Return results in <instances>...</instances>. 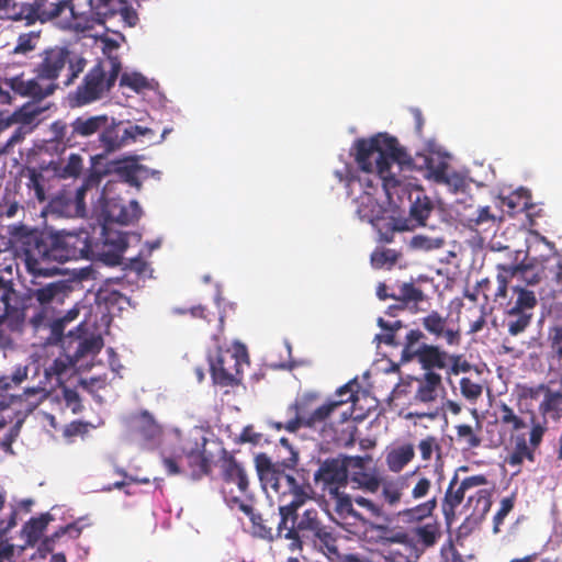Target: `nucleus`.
<instances>
[{
    "instance_id": "bf43d9fd",
    "label": "nucleus",
    "mask_w": 562,
    "mask_h": 562,
    "mask_svg": "<svg viewBox=\"0 0 562 562\" xmlns=\"http://www.w3.org/2000/svg\"><path fill=\"white\" fill-rule=\"evenodd\" d=\"M277 429H285L289 432H295L302 428L301 417L295 401L290 404L284 412V420L273 424Z\"/></svg>"
},
{
    "instance_id": "423d86ee",
    "label": "nucleus",
    "mask_w": 562,
    "mask_h": 562,
    "mask_svg": "<svg viewBox=\"0 0 562 562\" xmlns=\"http://www.w3.org/2000/svg\"><path fill=\"white\" fill-rule=\"evenodd\" d=\"M249 364L248 352L243 345H236L233 350L218 348L210 358L211 376L214 384L235 386L243 380L244 367Z\"/></svg>"
},
{
    "instance_id": "39448f33",
    "label": "nucleus",
    "mask_w": 562,
    "mask_h": 562,
    "mask_svg": "<svg viewBox=\"0 0 562 562\" xmlns=\"http://www.w3.org/2000/svg\"><path fill=\"white\" fill-rule=\"evenodd\" d=\"M109 64L108 72L102 63H98L86 74L82 82L69 93L71 106H83L98 101L114 87L122 66L117 57H110Z\"/></svg>"
},
{
    "instance_id": "4d7b16f0",
    "label": "nucleus",
    "mask_w": 562,
    "mask_h": 562,
    "mask_svg": "<svg viewBox=\"0 0 562 562\" xmlns=\"http://www.w3.org/2000/svg\"><path fill=\"white\" fill-rule=\"evenodd\" d=\"M497 420L502 425L508 426L512 431H518L526 427L525 420L505 403L497 406Z\"/></svg>"
},
{
    "instance_id": "7c9ffc66",
    "label": "nucleus",
    "mask_w": 562,
    "mask_h": 562,
    "mask_svg": "<svg viewBox=\"0 0 562 562\" xmlns=\"http://www.w3.org/2000/svg\"><path fill=\"white\" fill-rule=\"evenodd\" d=\"M144 166L137 162L134 156L125 157L123 159L112 162V171L120 180L128 183L131 187L139 189L142 182L139 180V172L143 171Z\"/></svg>"
},
{
    "instance_id": "72a5a7b5",
    "label": "nucleus",
    "mask_w": 562,
    "mask_h": 562,
    "mask_svg": "<svg viewBox=\"0 0 562 562\" xmlns=\"http://www.w3.org/2000/svg\"><path fill=\"white\" fill-rule=\"evenodd\" d=\"M456 441L463 450H473L482 445V423L476 419L474 425L458 424L454 426Z\"/></svg>"
},
{
    "instance_id": "09e8293b",
    "label": "nucleus",
    "mask_w": 562,
    "mask_h": 562,
    "mask_svg": "<svg viewBox=\"0 0 562 562\" xmlns=\"http://www.w3.org/2000/svg\"><path fill=\"white\" fill-rule=\"evenodd\" d=\"M53 516L49 513L42 514L40 517L31 518L23 527V532L29 544H35L42 537Z\"/></svg>"
},
{
    "instance_id": "774afa93",
    "label": "nucleus",
    "mask_w": 562,
    "mask_h": 562,
    "mask_svg": "<svg viewBox=\"0 0 562 562\" xmlns=\"http://www.w3.org/2000/svg\"><path fill=\"white\" fill-rule=\"evenodd\" d=\"M120 85L128 87L136 92H140L149 87L147 79L137 72L123 74L121 76Z\"/></svg>"
},
{
    "instance_id": "2f4dec72",
    "label": "nucleus",
    "mask_w": 562,
    "mask_h": 562,
    "mask_svg": "<svg viewBox=\"0 0 562 562\" xmlns=\"http://www.w3.org/2000/svg\"><path fill=\"white\" fill-rule=\"evenodd\" d=\"M41 112V109L33 108L27 114H23L24 117L12 128V132L5 139L3 144L4 151L12 149L15 145L23 142L26 135L33 132L36 125L35 121Z\"/></svg>"
},
{
    "instance_id": "4c0bfd02",
    "label": "nucleus",
    "mask_w": 562,
    "mask_h": 562,
    "mask_svg": "<svg viewBox=\"0 0 562 562\" xmlns=\"http://www.w3.org/2000/svg\"><path fill=\"white\" fill-rule=\"evenodd\" d=\"M357 214L361 221L372 223L378 220L382 213V207L378 202L374 192L363 190V193L356 200Z\"/></svg>"
},
{
    "instance_id": "58836bf2",
    "label": "nucleus",
    "mask_w": 562,
    "mask_h": 562,
    "mask_svg": "<svg viewBox=\"0 0 562 562\" xmlns=\"http://www.w3.org/2000/svg\"><path fill=\"white\" fill-rule=\"evenodd\" d=\"M95 2L93 0H67V9L71 16L83 29H92V18Z\"/></svg>"
},
{
    "instance_id": "49530a36",
    "label": "nucleus",
    "mask_w": 562,
    "mask_h": 562,
    "mask_svg": "<svg viewBox=\"0 0 562 562\" xmlns=\"http://www.w3.org/2000/svg\"><path fill=\"white\" fill-rule=\"evenodd\" d=\"M414 456L413 445H403L387 453L386 464L392 472H400L413 460Z\"/></svg>"
},
{
    "instance_id": "6ab92c4d",
    "label": "nucleus",
    "mask_w": 562,
    "mask_h": 562,
    "mask_svg": "<svg viewBox=\"0 0 562 562\" xmlns=\"http://www.w3.org/2000/svg\"><path fill=\"white\" fill-rule=\"evenodd\" d=\"M346 461L347 479L350 477V481L353 484L366 492L375 493L379 491L381 480L374 470L368 468V464L371 462V458L369 456H346Z\"/></svg>"
},
{
    "instance_id": "0eeeda50",
    "label": "nucleus",
    "mask_w": 562,
    "mask_h": 562,
    "mask_svg": "<svg viewBox=\"0 0 562 562\" xmlns=\"http://www.w3.org/2000/svg\"><path fill=\"white\" fill-rule=\"evenodd\" d=\"M425 334L420 329H411L403 342L402 361L408 362L414 359L426 372L443 370L449 366L450 355L437 345L420 342Z\"/></svg>"
},
{
    "instance_id": "aec40b11",
    "label": "nucleus",
    "mask_w": 562,
    "mask_h": 562,
    "mask_svg": "<svg viewBox=\"0 0 562 562\" xmlns=\"http://www.w3.org/2000/svg\"><path fill=\"white\" fill-rule=\"evenodd\" d=\"M70 357L71 356H68L67 359H55L48 368L44 369L43 379H41L36 385L24 390L23 396L30 406L36 407L47 398L49 394L46 390L47 383L50 381L53 375H55L57 381L60 382V376L67 371L69 364L74 366L70 362Z\"/></svg>"
},
{
    "instance_id": "f8f14e48",
    "label": "nucleus",
    "mask_w": 562,
    "mask_h": 562,
    "mask_svg": "<svg viewBox=\"0 0 562 562\" xmlns=\"http://www.w3.org/2000/svg\"><path fill=\"white\" fill-rule=\"evenodd\" d=\"M31 276L33 288L27 290V296L31 301H35L42 311L33 315L30 322L34 328H38L45 324V311L54 304H61L70 292V285L64 280L42 284L35 280L37 277Z\"/></svg>"
},
{
    "instance_id": "4be33fe9",
    "label": "nucleus",
    "mask_w": 562,
    "mask_h": 562,
    "mask_svg": "<svg viewBox=\"0 0 562 562\" xmlns=\"http://www.w3.org/2000/svg\"><path fill=\"white\" fill-rule=\"evenodd\" d=\"M102 213L105 223L130 225L140 217L142 209L135 200L126 204L121 199H106L102 207Z\"/></svg>"
},
{
    "instance_id": "ea45409f",
    "label": "nucleus",
    "mask_w": 562,
    "mask_h": 562,
    "mask_svg": "<svg viewBox=\"0 0 562 562\" xmlns=\"http://www.w3.org/2000/svg\"><path fill=\"white\" fill-rule=\"evenodd\" d=\"M237 508L247 515L252 524L254 533L262 539H273V528L268 522V519H263L262 515L256 513L254 507L247 503H239Z\"/></svg>"
},
{
    "instance_id": "603ef678",
    "label": "nucleus",
    "mask_w": 562,
    "mask_h": 562,
    "mask_svg": "<svg viewBox=\"0 0 562 562\" xmlns=\"http://www.w3.org/2000/svg\"><path fill=\"white\" fill-rule=\"evenodd\" d=\"M103 347V340L100 336H92L85 338L78 342L76 351L70 357V362L76 364L81 358L86 356H94Z\"/></svg>"
},
{
    "instance_id": "bb28decb",
    "label": "nucleus",
    "mask_w": 562,
    "mask_h": 562,
    "mask_svg": "<svg viewBox=\"0 0 562 562\" xmlns=\"http://www.w3.org/2000/svg\"><path fill=\"white\" fill-rule=\"evenodd\" d=\"M127 303V296L115 290L110 283L101 285L95 293L97 306L112 316L121 312Z\"/></svg>"
},
{
    "instance_id": "20e7f679",
    "label": "nucleus",
    "mask_w": 562,
    "mask_h": 562,
    "mask_svg": "<svg viewBox=\"0 0 562 562\" xmlns=\"http://www.w3.org/2000/svg\"><path fill=\"white\" fill-rule=\"evenodd\" d=\"M355 161L358 167L368 173L378 172L375 178L381 179L382 188L389 201L398 193L401 181L390 173L393 162L404 165L411 161L406 150L400 146L398 140L386 133H379L370 138H359L353 144Z\"/></svg>"
},
{
    "instance_id": "ddd939ff",
    "label": "nucleus",
    "mask_w": 562,
    "mask_h": 562,
    "mask_svg": "<svg viewBox=\"0 0 562 562\" xmlns=\"http://www.w3.org/2000/svg\"><path fill=\"white\" fill-rule=\"evenodd\" d=\"M497 289L495 291V301L507 296L508 283L515 277H518L527 285H537L540 283L543 274V267L535 258L522 260L517 265H497Z\"/></svg>"
},
{
    "instance_id": "a18cd8bd",
    "label": "nucleus",
    "mask_w": 562,
    "mask_h": 562,
    "mask_svg": "<svg viewBox=\"0 0 562 562\" xmlns=\"http://www.w3.org/2000/svg\"><path fill=\"white\" fill-rule=\"evenodd\" d=\"M124 8V0H97L92 18L94 25H103L108 19L113 18Z\"/></svg>"
},
{
    "instance_id": "f704fd0d",
    "label": "nucleus",
    "mask_w": 562,
    "mask_h": 562,
    "mask_svg": "<svg viewBox=\"0 0 562 562\" xmlns=\"http://www.w3.org/2000/svg\"><path fill=\"white\" fill-rule=\"evenodd\" d=\"M426 300L424 291L416 286L413 282H403L396 288V302H401L402 306L408 308L412 313H418L422 308L419 303Z\"/></svg>"
},
{
    "instance_id": "69168bd1",
    "label": "nucleus",
    "mask_w": 562,
    "mask_h": 562,
    "mask_svg": "<svg viewBox=\"0 0 562 562\" xmlns=\"http://www.w3.org/2000/svg\"><path fill=\"white\" fill-rule=\"evenodd\" d=\"M396 261L397 254L393 249H381L371 254V263L376 269H381L386 265L393 266Z\"/></svg>"
},
{
    "instance_id": "e433bc0d",
    "label": "nucleus",
    "mask_w": 562,
    "mask_h": 562,
    "mask_svg": "<svg viewBox=\"0 0 562 562\" xmlns=\"http://www.w3.org/2000/svg\"><path fill=\"white\" fill-rule=\"evenodd\" d=\"M492 506L491 494L487 490H476L468 495L465 508L470 510V517L474 520L483 519Z\"/></svg>"
},
{
    "instance_id": "dca6fc26",
    "label": "nucleus",
    "mask_w": 562,
    "mask_h": 562,
    "mask_svg": "<svg viewBox=\"0 0 562 562\" xmlns=\"http://www.w3.org/2000/svg\"><path fill=\"white\" fill-rule=\"evenodd\" d=\"M486 483L487 480L483 474L468 476L463 479L460 484H458V475H453L446 490L441 504L442 514L448 527H451L452 522L454 521L456 509L463 502L465 496L468 497L472 490L485 485Z\"/></svg>"
},
{
    "instance_id": "338daca9",
    "label": "nucleus",
    "mask_w": 562,
    "mask_h": 562,
    "mask_svg": "<svg viewBox=\"0 0 562 562\" xmlns=\"http://www.w3.org/2000/svg\"><path fill=\"white\" fill-rule=\"evenodd\" d=\"M418 450L420 452L422 459L425 461L430 460L434 452L437 453L438 459L440 458L441 454V447L438 443L437 438L434 436H428L420 440V442L418 443Z\"/></svg>"
},
{
    "instance_id": "f3484780",
    "label": "nucleus",
    "mask_w": 562,
    "mask_h": 562,
    "mask_svg": "<svg viewBox=\"0 0 562 562\" xmlns=\"http://www.w3.org/2000/svg\"><path fill=\"white\" fill-rule=\"evenodd\" d=\"M528 395L533 400L542 397L538 411L544 420L558 422L562 418V379L530 387Z\"/></svg>"
},
{
    "instance_id": "a19ab883",
    "label": "nucleus",
    "mask_w": 562,
    "mask_h": 562,
    "mask_svg": "<svg viewBox=\"0 0 562 562\" xmlns=\"http://www.w3.org/2000/svg\"><path fill=\"white\" fill-rule=\"evenodd\" d=\"M33 368L32 379L40 373V366L33 362L32 366H16L10 375L0 376V395L7 393L13 386H19L29 376V372Z\"/></svg>"
},
{
    "instance_id": "a878e982",
    "label": "nucleus",
    "mask_w": 562,
    "mask_h": 562,
    "mask_svg": "<svg viewBox=\"0 0 562 562\" xmlns=\"http://www.w3.org/2000/svg\"><path fill=\"white\" fill-rule=\"evenodd\" d=\"M465 225L476 233L496 232L502 222L503 215L492 211L488 205L477 206L471 214L465 216Z\"/></svg>"
},
{
    "instance_id": "9b49d317",
    "label": "nucleus",
    "mask_w": 562,
    "mask_h": 562,
    "mask_svg": "<svg viewBox=\"0 0 562 562\" xmlns=\"http://www.w3.org/2000/svg\"><path fill=\"white\" fill-rule=\"evenodd\" d=\"M67 9V0H32L13 4L9 19L24 22L26 26L42 24L59 18Z\"/></svg>"
},
{
    "instance_id": "5fc2aeb1",
    "label": "nucleus",
    "mask_w": 562,
    "mask_h": 562,
    "mask_svg": "<svg viewBox=\"0 0 562 562\" xmlns=\"http://www.w3.org/2000/svg\"><path fill=\"white\" fill-rule=\"evenodd\" d=\"M49 130L52 133V137L49 139L60 143L66 148L78 144V140L75 138V133H72V128L65 122H53Z\"/></svg>"
},
{
    "instance_id": "37998d69",
    "label": "nucleus",
    "mask_w": 562,
    "mask_h": 562,
    "mask_svg": "<svg viewBox=\"0 0 562 562\" xmlns=\"http://www.w3.org/2000/svg\"><path fill=\"white\" fill-rule=\"evenodd\" d=\"M381 504L389 508H395L402 499L403 490L405 487L404 477H400L396 481L381 482Z\"/></svg>"
},
{
    "instance_id": "c756f323",
    "label": "nucleus",
    "mask_w": 562,
    "mask_h": 562,
    "mask_svg": "<svg viewBox=\"0 0 562 562\" xmlns=\"http://www.w3.org/2000/svg\"><path fill=\"white\" fill-rule=\"evenodd\" d=\"M535 449L527 442L525 434H518L513 437L512 448L505 459V462L512 467L516 468V472L520 471V467L527 460L529 462H535Z\"/></svg>"
},
{
    "instance_id": "b1692460",
    "label": "nucleus",
    "mask_w": 562,
    "mask_h": 562,
    "mask_svg": "<svg viewBox=\"0 0 562 562\" xmlns=\"http://www.w3.org/2000/svg\"><path fill=\"white\" fill-rule=\"evenodd\" d=\"M205 440L202 443L198 441L192 442L187 440L182 445V454L190 469V475L193 480H200L202 476L207 475L211 471V463L205 456Z\"/></svg>"
},
{
    "instance_id": "5701e85b",
    "label": "nucleus",
    "mask_w": 562,
    "mask_h": 562,
    "mask_svg": "<svg viewBox=\"0 0 562 562\" xmlns=\"http://www.w3.org/2000/svg\"><path fill=\"white\" fill-rule=\"evenodd\" d=\"M125 425L131 435L145 441H154L162 434L161 426L147 411L130 415L125 419Z\"/></svg>"
},
{
    "instance_id": "8fccbe9b",
    "label": "nucleus",
    "mask_w": 562,
    "mask_h": 562,
    "mask_svg": "<svg viewBox=\"0 0 562 562\" xmlns=\"http://www.w3.org/2000/svg\"><path fill=\"white\" fill-rule=\"evenodd\" d=\"M405 480V486L408 484H413L411 495L413 499H422L428 495L431 488L430 479L425 475L418 473V470H414L403 476Z\"/></svg>"
},
{
    "instance_id": "e2e57ef3",
    "label": "nucleus",
    "mask_w": 562,
    "mask_h": 562,
    "mask_svg": "<svg viewBox=\"0 0 562 562\" xmlns=\"http://www.w3.org/2000/svg\"><path fill=\"white\" fill-rule=\"evenodd\" d=\"M355 504L366 510L367 516H364L369 521L370 518H384L386 517L385 509L383 508V504L378 501H374L364 496L355 497Z\"/></svg>"
},
{
    "instance_id": "a211bd4d",
    "label": "nucleus",
    "mask_w": 562,
    "mask_h": 562,
    "mask_svg": "<svg viewBox=\"0 0 562 562\" xmlns=\"http://www.w3.org/2000/svg\"><path fill=\"white\" fill-rule=\"evenodd\" d=\"M315 484H321L322 490L328 494H336L347 485V461L346 456L328 458L324 460L314 473Z\"/></svg>"
},
{
    "instance_id": "3c124183",
    "label": "nucleus",
    "mask_w": 562,
    "mask_h": 562,
    "mask_svg": "<svg viewBox=\"0 0 562 562\" xmlns=\"http://www.w3.org/2000/svg\"><path fill=\"white\" fill-rule=\"evenodd\" d=\"M432 210L434 205L429 198L417 195L411 205V221H414L416 226H425Z\"/></svg>"
},
{
    "instance_id": "412c9836",
    "label": "nucleus",
    "mask_w": 562,
    "mask_h": 562,
    "mask_svg": "<svg viewBox=\"0 0 562 562\" xmlns=\"http://www.w3.org/2000/svg\"><path fill=\"white\" fill-rule=\"evenodd\" d=\"M423 328L435 340L442 339L448 346L461 344V330L459 327H450L448 317L442 316L438 311H431L420 319Z\"/></svg>"
},
{
    "instance_id": "473e14b6",
    "label": "nucleus",
    "mask_w": 562,
    "mask_h": 562,
    "mask_svg": "<svg viewBox=\"0 0 562 562\" xmlns=\"http://www.w3.org/2000/svg\"><path fill=\"white\" fill-rule=\"evenodd\" d=\"M335 501V513L342 520H352L350 524L356 525L361 522L362 525L368 524V519L363 514L359 513L353 508L355 498L352 499L349 495L336 491V494H329Z\"/></svg>"
},
{
    "instance_id": "79ce46f5",
    "label": "nucleus",
    "mask_w": 562,
    "mask_h": 562,
    "mask_svg": "<svg viewBox=\"0 0 562 562\" xmlns=\"http://www.w3.org/2000/svg\"><path fill=\"white\" fill-rule=\"evenodd\" d=\"M412 541L415 539L424 548L434 547L441 536L440 525L437 520L419 525L412 530Z\"/></svg>"
},
{
    "instance_id": "f03ea898",
    "label": "nucleus",
    "mask_w": 562,
    "mask_h": 562,
    "mask_svg": "<svg viewBox=\"0 0 562 562\" xmlns=\"http://www.w3.org/2000/svg\"><path fill=\"white\" fill-rule=\"evenodd\" d=\"M32 79L14 76L4 80V86L12 89L15 94L43 100L52 95L58 88V79L64 87L71 86L85 70L87 60L81 55L66 46H53L38 54Z\"/></svg>"
},
{
    "instance_id": "13d9d810",
    "label": "nucleus",
    "mask_w": 562,
    "mask_h": 562,
    "mask_svg": "<svg viewBox=\"0 0 562 562\" xmlns=\"http://www.w3.org/2000/svg\"><path fill=\"white\" fill-rule=\"evenodd\" d=\"M549 358L562 362V322L549 327L548 330Z\"/></svg>"
},
{
    "instance_id": "052dcab7",
    "label": "nucleus",
    "mask_w": 562,
    "mask_h": 562,
    "mask_svg": "<svg viewBox=\"0 0 562 562\" xmlns=\"http://www.w3.org/2000/svg\"><path fill=\"white\" fill-rule=\"evenodd\" d=\"M34 106L24 105L12 113L0 112V138L9 130L13 128L24 117L23 114H27Z\"/></svg>"
},
{
    "instance_id": "cd10ccee",
    "label": "nucleus",
    "mask_w": 562,
    "mask_h": 562,
    "mask_svg": "<svg viewBox=\"0 0 562 562\" xmlns=\"http://www.w3.org/2000/svg\"><path fill=\"white\" fill-rule=\"evenodd\" d=\"M417 387L414 401L418 403H434L438 397V390L442 386V378L437 372H425L416 379Z\"/></svg>"
},
{
    "instance_id": "393cba45",
    "label": "nucleus",
    "mask_w": 562,
    "mask_h": 562,
    "mask_svg": "<svg viewBox=\"0 0 562 562\" xmlns=\"http://www.w3.org/2000/svg\"><path fill=\"white\" fill-rule=\"evenodd\" d=\"M339 536L335 529L325 525L321 531L314 535L305 543L311 544L316 551L324 554L330 562H341L342 554L338 549Z\"/></svg>"
},
{
    "instance_id": "864d4df0",
    "label": "nucleus",
    "mask_w": 562,
    "mask_h": 562,
    "mask_svg": "<svg viewBox=\"0 0 562 562\" xmlns=\"http://www.w3.org/2000/svg\"><path fill=\"white\" fill-rule=\"evenodd\" d=\"M83 169V159L79 154H71L65 162L60 158L59 166L57 168L56 178L70 179L78 178Z\"/></svg>"
},
{
    "instance_id": "0e129e2a",
    "label": "nucleus",
    "mask_w": 562,
    "mask_h": 562,
    "mask_svg": "<svg viewBox=\"0 0 562 562\" xmlns=\"http://www.w3.org/2000/svg\"><path fill=\"white\" fill-rule=\"evenodd\" d=\"M31 162L35 164V166H34L35 168H38L40 170L45 171L46 173H49L53 177H56L57 168L60 162V158L41 156L37 153H32Z\"/></svg>"
},
{
    "instance_id": "9d476101",
    "label": "nucleus",
    "mask_w": 562,
    "mask_h": 562,
    "mask_svg": "<svg viewBox=\"0 0 562 562\" xmlns=\"http://www.w3.org/2000/svg\"><path fill=\"white\" fill-rule=\"evenodd\" d=\"M221 493L231 508L244 503L248 495L249 477L245 468L233 457L225 454L221 461Z\"/></svg>"
},
{
    "instance_id": "de8ad7c7",
    "label": "nucleus",
    "mask_w": 562,
    "mask_h": 562,
    "mask_svg": "<svg viewBox=\"0 0 562 562\" xmlns=\"http://www.w3.org/2000/svg\"><path fill=\"white\" fill-rule=\"evenodd\" d=\"M45 173V171H42L38 168L32 166H27L24 170V176L27 179L26 187L29 190L34 192V196L40 203L46 201Z\"/></svg>"
},
{
    "instance_id": "6e6d98bb",
    "label": "nucleus",
    "mask_w": 562,
    "mask_h": 562,
    "mask_svg": "<svg viewBox=\"0 0 562 562\" xmlns=\"http://www.w3.org/2000/svg\"><path fill=\"white\" fill-rule=\"evenodd\" d=\"M41 37V32H27L18 36L16 44L11 52V56H27L35 50Z\"/></svg>"
},
{
    "instance_id": "2eb2a0df",
    "label": "nucleus",
    "mask_w": 562,
    "mask_h": 562,
    "mask_svg": "<svg viewBox=\"0 0 562 562\" xmlns=\"http://www.w3.org/2000/svg\"><path fill=\"white\" fill-rule=\"evenodd\" d=\"M148 134H153L148 127L136 124L124 126L122 122H112L111 124L108 122L99 134L100 148L106 155L112 154L136 142L139 136Z\"/></svg>"
},
{
    "instance_id": "4468645a",
    "label": "nucleus",
    "mask_w": 562,
    "mask_h": 562,
    "mask_svg": "<svg viewBox=\"0 0 562 562\" xmlns=\"http://www.w3.org/2000/svg\"><path fill=\"white\" fill-rule=\"evenodd\" d=\"M318 400L319 394L313 391L304 392L295 397L302 428H315L317 425L325 423L345 402V400H328L326 403L316 406Z\"/></svg>"
},
{
    "instance_id": "1a4fd4ad",
    "label": "nucleus",
    "mask_w": 562,
    "mask_h": 562,
    "mask_svg": "<svg viewBox=\"0 0 562 562\" xmlns=\"http://www.w3.org/2000/svg\"><path fill=\"white\" fill-rule=\"evenodd\" d=\"M515 300L508 302L504 312V326L512 336H518L531 325L538 300L533 291L524 286H513Z\"/></svg>"
},
{
    "instance_id": "680f3d73",
    "label": "nucleus",
    "mask_w": 562,
    "mask_h": 562,
    "mask_svg": "<svg viewBox=\"0 0 562 562\" xmlns=\"http://www.w3.org/2000/svg\"><path fill=\"white\" fill-rule=\"evenodd\" d=\"M443 237H429L425 235H415L409 241V247L415 250L430 251L440 249L445 245Z\"/></svg>"
},
{
    "instance_id": "6e6552de",
    "label": "nucleus",
    "mask_w": 562,
    "mask_h": 562,
    "mask_svg": "<svg viewBox=\"0 0 562 562\" xmlns=\"http://www.w3.org/2000/svg\"><path fill=\"white\" fill-rule=\"evenodd\" d=\"M323 524L318 512L315 508H308L300 516L294 512L292 519H289L284 527L281 525V516L276 528L277 537L289 540V550L302 551L305 542L314 535L321 531Z\"/></svg>"
},
{
    "instance_id": "c85d7f7f",
    "label": "nucleus",
    "mask_w": 562,
    "mask_h": 562,
    "mask_svg": "<svg viewBox=\"0 0 562 562\" xmlns=\"http://www.w3.org/2000/svg\"><path fill=\"white\" fill-rule=\"evenodd\" d=\"M367 531L372 533V538L382 544H409L411 535L402 529L393 528L387 525H378L368 520Z\"/></svg>"
},
{
    "instance_id": "c03bdc74",
    "label": "nucleus",
    "mask_w": 562,
    "mask_h": 562,
    "mask_svg": "<svg viewBox=\"0 0 562 562\" xmlns=\"http://www.w3.org/2000/svg\"><path fill=\"white\" fill-rule=\"evenodd\" d=\"M437 507V498L432 497L422 504H418L414 507L406 508L404 510L398 512V516L405 522L408 524H417L423 521L424 519L430 517L434 510Z\"/></svg>"
},
{
    "instance_id": "7ed1b4c3",
    "label": "nucleus",
    "mask_w": 562,
    "mask_h": 562,
    "mask_svg": "<svg viewBox=\"0 0 562 562\" xmlns=\"http://www.w3.org/2000/svg\"><path fill=\"white\" fill-rule=\"evenodd\" d=\"M297 461L299 456L293 451L291 457L282 462L273 463L266 453H259L255 458V467L262 488L279 495L278 510L283 527L289 519L293 518L294 512L310 498L307 494L310 486L300 483L293 474Z\"/></svg>"
},
{
    "instance_id": "f257e3e1",
    "label": "nucleus",
    "mask_w": 562,
    "mask_h": 562,
    "mask_svg": "<svg viewBox=\"0 0 562 562\" xmlns=\"http://www.w3.org/2000/svg\"><path fill=\"white\" fill-rule=\"evenodd\" d=\"M9 240L24 256L26 271L34 277H53L59 272L55 263L90 259L93 256L89 232H65L46 237L23 224L8 226Z\"/></svg>"
},
{
    "instance_id": "c9c22d12",
    "label": "nucleus",
    "mask_w": 562,
    "mask_h": 562,
    "mask_svg": "<svg viewBox=\"0 0 562 562\" xmlns=\"http://www.w3.org/2000/svg\"><path fill=\"white\" fill-rule=\"evenodd\" d=\"M108 121L109 117L106 115L79 116L70 124V127L72 128V133H75L76 139L78 136L87 138L95 133H101Z\"/></svg>"
}]
</instances>
